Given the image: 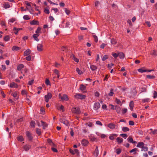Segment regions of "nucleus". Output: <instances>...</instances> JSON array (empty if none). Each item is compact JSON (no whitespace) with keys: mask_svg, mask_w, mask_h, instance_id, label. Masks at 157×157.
Returning a JSON list of instances; mask_svg holds the SVG:
<instances>
[{"mask_svg":"<svg viewBox=\"0 0 157 157\" xmlns=\"http://www.w3.org/2000/svg\"><path fill=\"white\" fill-rule=\"evenodd\" d=\"M59 98L63 101H67L69 100L67 95L66 94H64L62 96L61 94H59Z\"/></svg>","mask_w":157,"mask_h":157,"instance_id":"1","label":"nucleus"},{"mask_svg":"<svg viewBox=\"0 0 157 157\" xmlns=\"http://www.w3.org/2000/svg\"><path fill=\"white\" fill-rule=\"evenodd\" d=\"M72 112L76 114H79L81 113L80 109L78 107H73L71 109Z\"/></svg>","mask_w":157,"mask_h":157,"instance_id":"2","label":"nucleus"},{"mask_svg":"<svg viewBox=\"0 0 157 157\" xmlns=\"http://www.w3.org/2000/svg\"><path fill=\"white\" fill-rule=\"evenodd\" d=\"M75 98L77 99H85L86 96L83 94H82L79 93L75 94L74 96Z\"/></svg>","mask_w":157,"mask_h":157,"instance_id":"3","label":"nucleus"},{"mask_svg":"<svg viewBox=\"0 0 157 157\" xmlns=\"http://www.w3.org/2000/svg\"><path fill=\"white\" fill-rule=\"evenodd\" d=\"M108 127L110 129H117L118 128V125L115 124L113 123H110L108 124Z\"/></svg>","mask_w":157,"mask_h":157,"instance_id":"4","label":"nucleus"},{"mask_svg":"<svg viewBox=\"0 0 157 157\" xmlns=\"http://www.w3.org/2000/svg\"><path fill=\"white\" fill-rule=\"evenodd\" d=\"M52 97V95L50 93H48L47 94L45 95L44 98L45 99V101L46 102H48L49 99H50Z\"/></svg>","mask_w":157,"mask_h":157,"instance_id":"5","label":"nucleus"},{"mask_svg":"<svg viewBox=\"0 0 157 157\" xmlns=\"http://www.w3.org/2000/svg\"><path fill=\"white\" fill-rule=\"evenodd\" d=\"M140 73H142L144 72H151V71H154V70L152 69L151 70H147L146 69H144V68H140L138 69L137 70Z\"/></svg>","mask_w":157,"mask_h":157,"instance_id":"6","label":"nucleus"},{"mask_svg":"<svg viewBox=\"0 0 157 157\" xmlns=\"http://www.w3.org/2000/svg\"><path fill=\"white\" fill-rule=\"evenodd\" d=\"M60 121L67 126H68L69 125V123L68 121L64 118H60Z\"/></svg>","mask_w":157,"mask_h":157,"instance_id":"7","label":"nucleus"},{"mask_svg":"<svg viewBox=\"0 0 157 157\" xmlns=\"http://www.w3.org/2000/svg\"><path fill=\"white\" fill-rule=\"evenodd\" d=\"M100 107V104L98 102H95L94 105L93 109L95 110H98Z\"/></svg>","mask_w":157,"mask_h":157,"instance_id":"8","label":"nucleus"},{"mask_svg":"<svg viewBox=\"0 0 157 157\" xmlns=\"http://www.w3.org/2000/svg\"><path fill=\"white\" fill-rule=\"evenodd\" d=\"M89 139H90L91 141L92 142L93 141H95L97 142L98 140L96 138L94 135L92 134H90L89 136Z\"/></svg>","mask_w":157,"mask_h":157,"instance_id":"9","label":"nucleus"},{"mask_svg":"<svg viewBox=\"0 0 157 157\" xmlns=\"http://www.w3.org/2000/svg\"><path fill=\"white\" fill-rule=\"evenodd\" d=\"M93 154L96 157H97L98 156L99 154V151L98 146H96L95 149L94 151Z\"/></svg>","mask_w":157,"mask_h":157,"instance_id":"10","label":"nucleus"},{"mask_svg":"<svg viewBox=\"0 0 157 157\" xmlns=\"http://www.w3.org/2000/svg\"><path fill=\"white\" fill-rule=\"evenodd\" d=\"M30 24L32 25H39V22L38 21L33 20L30 21Z\"/></svg>","mask_w":157,"mask_h":157,"instance_id":"11","label":"nucleus"},{"mask_svg":"<svg viewBox=\"0 0 157 157\" xmlns=\"http://www.w3.org/2000/svg\"><path fill=\"white\" fill-rule=\"evenodd\" d=\"M9 86L10 88L14 87L17 88L18 87V86L16 83L14 82H12L10 83Z\"/></svg>","mask_w":157,"mask_h":157,"instance_id":"12","label":"nucleus"},{"mask_svg":"<svg viewBox=\"0 0 157 157\" xmlns=\"http://www.w3.org/2000/svg\"><path fill=\"white\" fill-rule=\"evenodd\" d=\"M26 135L29 140H32L33 137L32 136L31 134L29 131L26 132Z\"/></svg>","mask_w":157,"mask_h":157,"instance_id":"13","label":"nucleus"},{"mask_svg":"<svg viewBox=\"0 0 157 157\" xmlns=\"http://www.w3.org/2000/svg\"><path fill=\"white\" fill-rule=\"evenodd\" d=\"M88 143L89 142L86 139H83L81 141L82 144L84 146H86L88 144Z\"/></svg>","mask_w":157,"mask_h":157,"instance_id":"14","label":"nucleus"},{"mask_svg":"<svg viewBox=\"0 0 157 157\" xmlns=\"http://www.w3.org/2000/svg\"><path fill=\"white\" fill-rule=\"evenodd\" d=\"M31 148V145L29 144H26L23 147L25 151H28Z\"/></svg>","mask_w":157,"mask_h":157,"instance_id":"15","label":"nucleus"},{"mask_svg":"<svg viewBox=\"0 0 157 157\" xmlns=\"http://www.w3.org/2000/svg\"><path fill=\"white\" fill-rule=\"evenodd\" d=\"M31 52V51L29 49H28L24 52V56H28L30 54Z\"/></svg>","mask_w":157,"mask_h":157,"instance_id":"16","label":"nucleus"},{"mask_svg":"<svg viewBox=\"0 0 157 157\" xmlns=\"http://www.w3.org/2000/svg\"><path fill=\"white\" fill-rule=\"evenodd\" d=\"M144 145V144L143 142H140L138 143L136 147H138L141 148L142 149Z\"/></svg>","mask_w":157,"mask_h":157,"instance_id":"17","label":"nucleus"},{"mask_svg":"<svg viewBox=\"0 0 157 157\" xmlns=\"http://www.w3.org/2000/svg\"><path fill=\"white\" fill-rule=\"evenodd\" d=\"M127 140L128 142L132 143H136V141H134L133 139L131 136H129V137L127 139Z\"/></svg>","mask_w":157,"mask_h":157,"instance_id":"18","label":"nucleus"},{"mask_svg":"<svg viewBox=\"0 0 157 157\" xmlns=\"http://www.w3.org/2000/svg\"><path fill=\"white\" fill-rule=\"evenodd\" d=\"M43 45L41 44H38L37 46V49L39 51H41L42 50Z\"/></svg>","mask_w":157,"mask_h":157,"instance_id":"19","label":"nucleus"},{"mask_svg":"<svg viewBox=\"0 0 157 157\" xmlns=\"http://www.w3.org/2000/svg\"><path fill=\"white\" fill-rule=\"evenodd\" d=\"M41 125L43 126V129H45V128L48 126V124L45 122L41 121Z\"/></svg>","mask_w":157,"mask_h":157,"instance_id":"20","label":"nucleus"},{"mask_svg":"<svg viewBox=\"0 0 157 157\" xmlns=\"http://www.w3.org/2000/svg\"><path fill=\"white\" fill-rule=\"evenodd\" d=\"M24 65L23 64H20L17 66V69L18 71H21L22 68H24Z\"/></svg>","mask_w":157,"mask_h":157,"instance_id":"21","label":"nucleus"},{"mask_svg":"<svg viewBox=\"0 0 157 157\" xmlns=\"http://www.w3.org/2000/svg\"><path fill=\"white\" fill-rule=\"evenodd\" d=\"M134 102L132 101H131L129 103V106L130 108V109L132 111L134 107Z\"/></svg>","mask_w":157,"mask_h":157,"instance_id":"22","label":"nucleus"},{"mask_svg":"<svg viewBox=\"0 0 157 157\" xmlns=\"http://www.w3.org/2000/svg\"><path fill=\"white\" fill-rule=\"evenodd\" d=\"M116 111L118 113H120L121 111V107L118 106H116L115 107Z\"/></svg>","mask_w":157,"mask_h":157,"instance_id":"23","label":"nucleus"},{"mask_svg":"<svg viewBox=\"0 0 157 157\" xmlns=\"http://www.w3.org/2000/svg\"><path fill=\"white\" fill-rule=\"evenodd\" d=\"M20 48L16 46H13L12 48V50L13 51H17L20 50Z\"/></svg>","mask_w":157,"mask_h":157,"instance_id":"24","label":"nucleus"},{"mask_svg":"<svg viewBox=\"0 0 157 157\" xmlns=\"http://www.w3.org/2000/svg\"><path fill=\"white\" fill-rule=\"evenodd\" d=\"M39 36V34H34L33 35V37L35 40L38 41H39V39L37 37Z\"/></svg>","mask_w":157,"mask_h":157,"instance_id":"25","label":"nucleus"},{"mask_svg":"<svg viewBox=\"0 0 157 157\" xmlns=\"http://www.w3.org/2000/svg\"><path fill=\"white\" fill-rule=\"evenodd\" d=\"M117 141L118 144L121 143L123 141V139L120 137H118L116 139Z\"/></svg>","mask_w":157,"mask_h":157,"instance_id":"26","label":"nucleus"},{"mask_svg":"<svg viewBox=\"0 0 157 157\" xmlns=\"http://www.w3.org/2000/svg\"><path fill=\"white\" fill-rule=\"evenodd\" d=\"M71 57L72 59L76 62L78 63L79 61V60L78 59L76 58L75 56L73 55L72 54L71 55Z\"/></svg>","mask_w":157,"mask_h":157,"instance_id":"27","label":"nucleus"},{"mask_svg":"<svg viewBox=\"0 0 157 157\" xmlns=\"http://www.w3.org/2000/svg\"><path fill=\"white\" fill-rule=\"evenodd\" d=\"M118 56H119L120 58L121 59H124V54L121 52H119L118 53Z\"/></svg>","mask_w":157,"mask_h":157,"instance_id":"28","label":"nucleus"},{"mask_svg":"<svg viewBox=\"0 0 157 157\" xmlns=\"http://www.w3.org/2000/svg\"><path fill=\"white\" fill-rule=\"evenodd\" d=\"M15 98H16L17 100L18 99V97H17V92L15 91L13 93H12L11 94Z\"/></svg>","mask_w":157,"mask_h":157,"instance_id":"29","label":"nucleus"},{"mask_svg":"<svg viewBox=\"0 0 157 157\" xmlns=\"http://www.w3.org/2000/svg\"><path fill=\"white\" fill-rule=\"evenodd\" d=\"M80 89L81 91H83L86 89V87L84 85L82 84L80 87Z\"/></svg>","mask_w":157,"mask_h":157,"instance_id":"30","label":"nucleus"},{"mask_svg":"<svg viewBox=\"0 0 157 157\" xmlns=\"http://www.w3.org/2000/svg\"><path fill=\"white\" fill-rule=\"evenodd\" d=\"M36 133L38 135L40 136L41 135V130L38 128H36Z\"/></svg>","mask_w":157,"mask_h":157,"instance_id":"31","label":"nucleus"},{"mask_svg":"<svg viewBox=\"0 0 157 157\" xmlns=\"http://www.w3.org/2000/svg\"><path fill=\"white\" fill-rule=\"evenodd\" d=\"M90 68L92 70L94 71L97 69V67L96 66L92 65H90Z\"/></svg>","mask_w":157,"mask_h":157,"instance_id":"32","label":"nucleus"},{"mask_svg":"<svg viewBox=\"0 0 157 157\" xmlns=\"http://www.w3.org/2000/svg\"><path fill=\"white\" fill-rule=\"evenodd\" d=\"M151 54L152 55L157 56V52L155 50H152L151 52Z\"/></svg>","mask_w":157,"mask_h":157,"instance_id":"33","label":"nucleus"},{"mask_svg":"<svg viewBox=\"0 0 157 157\" xmlns=\"http://www.w3.org/2000/svg\"><path fill=\"white\" fill-rule=\"evenodd\" d=\"M140 93L144 92H146L147 91V89L145 87H141L140 89Z\"/></svg>","mask_w":157,"mask_h":157,"instance_id":"34","label":"nucleus"},{"mask_svg":"<svg viewBox=\"0 0 157 157\" xmlns=\"http://www.w3.org/2000/svg\"><path fill=\"white\" fill-rule=\"evenodd\" d=\"M122 130L124 132H126L129 130V129L127 127H123L122 128Z\"/></svg>","mask_w":157,"mask_h":157,"instance_id":"35","label":"nucleus"},{"mask_svg":"<svg viewBox=\"0 0 157 157\" xmlns=\"http://www.w3.org/2000/svg\"><path fill=\"white\" fill-rule=\"evenodd\" d=\"M147 78L149 79H154L155 78V77L154 75H148L146 76Z\"/></svg>","mask_w":157,"mask_h":157,"instance_id":"36","label":"nucleus"},{"mask_svg":"<svg viewBox=\"0 0 157 157\" xmlns=\"http://www.w3.org/2000/svg\"><path fill=\"white\" fill-rule=\"evenodd\" d=\"M41 28L40 27H38L35 33L36 34H38L40 33Z\"/></svg>","mask_w":157,"mask_h":157,"instance_id":"37","label":"nucleus"},{"mask_svg":"<svg viewBox=\"0 0 157 157\" xmlns=\"http://www.w3.org/2000/svg\"><path fill=\"white\" fill-rule=\"evenodd\" d=\"M10 39V37L8 35H7L4 37V40L5 41H8Z\"/></svg>","mask_w":157,"mask_h":157,"instance_id":"38","label":"nucleus"},{"mask_svg":"<svg viewBox=\"0 0 157 157\" xmlns=\"http://www.w3.org/2000/svg\"><path fill=\"white\" fill-rule=\"evenodd\" d=\"M35 123L34 121H32L30 123V126L32 127H34L35 125Z\"/></svg>","mask_w":157,"mask_h":157,"instance_id":"39","label":"nucleus"},{"mask_svg":"<svg viewBox=\"0 0 157 157\" xmlns=\"http://www.w3.org/2000/svg\"><path fill=\"white\" fill-rule=\"evenodd\" d=\"M109 58V56L108 55H105L102 58V60L104 61Z\"/></svg>","mask_w":157,"mask_h":157,"instance_id":"40","label":"nucleus"},{"mask_svg":"<svg viewBox=\"0 0 157 157\" xmlns=\"http://www.w3.org/2000/svg\"><path fill=\"white\" fill-rule=\"evenodd\" d=\"M17 140L19 141H22L24 140V138L22 136H20L17 138Z\"/></svg>","mask_w":157,"mask_h":157,"instance_id":"41","label":"nucleus"},{"mask_svg":"<svg viewBox=\"0 0 157 157\" xmlns=\"http://www.w3.org/2000/svg\"><path fill=\"white\" fill-rule=\"evenodd\" d=\"M44 12L45 13L47 14H49L50 13L49 9L48 8H45Z\"/></svg>","mask_w":157,"mask_h":157,"instance_id":"42","label":"nucleus"},{"mask_svg":"<svg viewBox=\"0 0 157 157\" xmlns=\"http://www.w3.org/2000/svg\"><path fill=\"white\" fill-rule=\"evenodd\" d=\"M114 136H117V135L115 134H112V135H111L109 136V138L110 140H113L114 139Z\"/></svg>","mask_w":157,"mask_h":157,"instance_id":"43","label":"nucleus"},{"mask_svg":"<svg viewBox=\"0 0 157 157\" xmlns=\"http://www.w3.org/2000/svg\"><path fill=\"white\" fill-rule=\"evenodd\" d=\"M112 55L113 57L115 59L117 58L118 56V53L117 54L115 53H113L112 54Z\"/></svg>","mask_w":157,"mask_h":157,"instance_id":"44","label":"nucleus"},{"mask_svg":"<svg viewBox=\"0 0 157 157\" xmlns=\"http://www.w3.org/2000/svg\"><path fill=\"white\" fill-rule=\"evenodd\" d=\"M76 71L78 73L79 75H81L82 73V71L79 69L78 67L76 68Z\"/></svg>","mask_w":157,"mask_h":157,"instance_id":"45","label":"nucleus"},{"mask_svg":"<svg viewBox=\"0 0 157 157\" xmlns=\"http://www.w3.org/2000/svg\"><path fill=\"white\" fill-rule=\"evenodd\" d=\"M150 101V99L148 98H146L145 99H143L142 100V101L143 102L145 103L146 102H149Z\"/></svg>","mask_w":157,"mask_h":157,"instance_id":"46","label":"nucleus"},{"mask_svg":"<svg viewBox=\"0 0 157 157\" xmlns=\"http://www.w3.org/2000/svg\"><path fill=\"white\" fill-rule=\"evenodd\" d=\"M113 90L112 89H111L110 91V92L109 93V95L110 96H113Z\"/></svg>","mask_w":157,"mask_h":157,"instance_id":"47","label":"nucleus"},{"mask_svg":"<svg viewBox=\"0 0 157 157\" xmlns=\"http://www.w3.org/2000/svg\"><path fill=\"white\" fill-rule=\"evenodd\" d=\"M111 42L112 44H116L117 42L116 40L113 38L111 39Z\"/></svg>","mask_w":157,"mask_h":157,"instance_id":"48","label":"nucleus"},{"mask_svg":"<svg viewBox=\"0 0 157 157\" xmlns=\"http://www.w3.org/2000/svg\"><path fill=\"white\" fill-rule=\"evenodd\" d=\"M23 19L25 20H29L30 19V18L29 17L28 15H25L23 17Z\"/></svg>","mask_w":157,"mask_h":157,"instance_id":"49","label":"nucleus"},{"mask_svg":"<svg viewBox=\"0 0 157 157\" xmlns=\"http://www.w3.org/2000/svg\"><path fill=\"white\" fill-rule=\"evenodd\" d=\"M21 94L22 95H27V91L25 90H22L21 92Z\"/></svg>","mask_w":157,"mask_h":157,"instance_id":"50","label":"nucleus"},{"mask_svg":"<svg viewBox=\"0 0 157 157\" xmlns=\"http://www.w3.org/2000/svg\"><path fill=\"white\" fill-rule=\"evenodd\" d=\"M120 136L125 139L128 137L127 135L125 134H121Z\"/></svg>","mask_w":157,"mask_h":157,"instance_id":"51","label":"nucleus"},{"mask_svg":"<svg viewBox=\"0 0 157 157\" xmlns=\"http://www.w3.org/2000/svg\"><path fill=\"white\" fill-rule=\"evenodd\" d=\"M65 11L67 14L68 15L70 13V11L67 8H65Z\"/></svg>","mask_w":157,"mask_h":157,"instance_id":"52","label":"nucleus"},{"mask_svg":"<svg viewBox=\"0 0 157 157\" xmlns=\"http://www.w3.org/2000/svg\"><path fill=\"white\" fill-rule=\"evenodd\" d=\"M115 102L118 104H120L121 103V101L120 100L117 98H115Z\"/></svg>","mask_w":157,"mask_h":157,"instance_id":"53","label":"nucleus"},{"mask_svg":"<svg viewBox=\"0 0 157 157\" xmlns=\"http://www.w3.org/2000/svg\"><path fill=\"white\" fill-rule=\"evenodd\" d=\"M127 111V109L126 108H124L122 111V113L123 114H124Z\"/></svg>","mask_w":157,"mask_h":157,"instance_id":"54","label":"nucleus"},{"mask_svg":"<svg viewBox=\"0 0 157 157\" xmlns=\"http://www.w3.org/2000/svg\"><path fill=\"white\" fill-rule=\"evenodd\" d=\"M31 59V57L30 56H28L25 58L26 60L28 61H30Z\"/></svg>","mask_w":157,"mask_h":157,"instance_id":"55","label":"nucleus"},{"mask_svg":"<svg viewBox=\"0 0 157 157\" xmlns=\"http://www.w3.org/2000/svg\"><path fill=\"white\" fill-rule=\"evenodd\" d=\"M121 149L120 148H118L117 149L116 152L117 155H119L121 152Z\"/></svg>","mask_w":157,"mask_h":157,"instance_id":"56","label":"nucleus"},{"mask_svg":"<svg viewBox=\"0 0 157 157\" xmlns=\"http://www.w3.org/2000/svg\"><path fill=\"white\" fill-rule=\"evenodd\" d=\"M93 36L94 38V41L96 42H97L98 41V38L97 36L95 35H93Z\"/></svg>","mask_w":157,"mask_h":157,"instance_id":"57","label":"nucleus"},{"mask_svg":"<svg viewBox=\"0 0 157 157\" xmlns=\"http://www.w3.org/2000/svg\"><path fill=\"white\" fill-rule=\"evenodd\" d=\"M48 143L51 145H54V144L52 142V141L50 139H48L47 140Z\"/></svg>","mask_w":157,"mask_h":157,"instance_id":"58","label":"nucleus"},{"mask_svg":"<svg viewBox=\"0 0 157 157\" xmlns=\"http://www.w3.org/2000/svg\"><path fill=\"white\" fill-rule=\"evenodd\" d=\"M45 84L47 85H50V82L48 79H46L45 82Z\"/></svg>","mask_w":157,"mask_h":157,"instance_id":"59","label":"nucleus"},{"mask_svg":"<svg viewBox=\"0 0 157 157\" xmlns=\"http://www.w3.org/2000/svg\"><path fill=\"white\" fill-rule=\"evenodd\" d=\"M10 6L9 4L8 3H6L4 5V8L6 9H7L10 8Z\"/></svg>","mask_w":157,"mask_h":157,"instance_id":"60","label":"nucleus"},{"mask_svg":"<svg viewBox=\"0 0 157 157\" xmlns=\"http://www.w3.org/2000/svg\"><path fill=\"white\" fill-rule=\"evenodd\" d=\"M31 3L30 2H29L28 1H25V4L27 6L31 7L30 3Z\"/></svg>","mask_w":157,"mask_h":157,"instance_id":"61","label":"nucleus"},{"mask_svg":"<svg viewBox=\"0 0 157 157\" xmlns=\"http://www.w3.org/2000/svg\"><path fill=\"white\" fill-rule=\"evenodd\" d=\"M58 109L62 110L63 112H64V107L62 105H61L60 107V109Z\"/></svg>","mask_w":157,"mask_h":157,"instance_id":"62","label":"nucleus"},{"mask_svg":"<svg viewBox=\"0 0 157 157\" xmlns=\"http://www.w3.org/2000/svg\"><path fill=\"white\" fill-rule=\"evenodd\" d=\"M1 69L2 70L5 71L6 69V66L4 65H2L1 66Z\"/></svg>","mask_w":157,"mask_h":157,"instance_id":"63","label":"nucleus"},{"mask_svg":"<svg viewBox=\"0 0 157 157\" xmlns=\"http://www.w3.org/2000/svg\"><path fill=\"white\" fill-rule=\"evenodd\" d=\"M153 95V98H157V92L156 91H154Z\"/></svg>","mask_w":157,"mask_h":157,"instance_id":"64","label":"nucleus"}]
</instances>
